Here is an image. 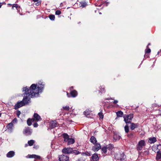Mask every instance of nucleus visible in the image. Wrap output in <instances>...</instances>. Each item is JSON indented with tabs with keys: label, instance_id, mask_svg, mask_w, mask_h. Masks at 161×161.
<instances>
[{
	"label": "nucleus",
	"instance_id": "nucleus-1",
	"mask_svg": "<svg viewBox=\"0 0 161 161\" xmlns=\"http://www.w3.org/2000/svg\"><path fill=\"white\" fill-rule=\"evenodd\" d=\"M44 85V83L40 81L36 85L35 84H32L29 88L27 86L24 87L26 88H25L26 90L29 93L31 97H34L38 96L39 93L41 92L43 90Z\"/></svg>",
	"mask_w": 161,
	"mask_h": 161
},
{
	"label": "nucleus",
	"instance_id": "nucleus-2",
	"mask_svg": "<svg viewBox=\"0 0 161 161\" xmlns=\"http://www.w3.org/2000/svg\"><path fill=\"white\" fill-rule=\"evenodd\" d=\"M24 87L23 88L22 91L23 98L22 101L18 102L15 105L14 107L15 109H17L21 107L27 105L31 102L30 100L31 98H32L31 96L26 90V89Z\"/></svg>",
	"mask_w": 161,
	"mask_h": 161
},
{
	"label": "nucleus",
	"instance_id": "nucleus-3",
	"mask_svg": "<svg viewBox=\"0 0 161 161\" xmlns=\"http://www.w3.org/2000/svg\"><path fill=\"white\" fill-rule=\"evenodd\" d=\"M133 117V114H130L128 115H125L124 116V121L126 124H128L130 123Z\"/></svg>",
	"mask_w": 161,
	"mask_h": 161
},
{
	"label": "nucleus",
	"instance_id": "nucleus-4",
	"mask_svg": "<svg viewBox=\"0 0 161 161\" xmlns=\"http://www.w3.org/2000/svg\"><path fill=\"white\" fill-rule=\"evenodd\" d=\"M146 145V142L144 140H140L136 146L137 150L138 151L142 150L143 147L145 146Z\"/></svg>",
	"mask_w": 161,
	"mask_h": 161
},
{
	"label": "nucleus",
	"instance_id": "nucleus-5",
	"mask_svg": "<svg viewBox=\"0 0 161 161\" xmlns=\"http://www.w3.org/2000/svg\"><path fill=\"white\" fill-rule=\"evenodd\" d=\"M32 133V130L28 127H25L23 131V134L26 136L31 135Z\"/></svg>",
	"mask_w": 161,
	"mask_h": 161
},
{
	"label": "nucleus",
	"instance_id": "nucleus-6",
	"mask_svg": "<svg viewBox=\"0 0 161 161\" xmlns=\"http://www.w3.org/2000/svg\"><path fill=\"white\" fill-rule=\"evenodd\" d=\"M94 146L92 148V150L94 152H97L101 148V145L100 143L98 142L95 143L94 144Z\"/></svg>",
	"mask_w": 161,
	"mask_h": 161
},
{
	"label": "nucleus",
	"instance_id": "nucleus-7",
	"mask_svg": "<svg viewBox=\"0 0 161 161\" xmlns=\"http://www.w3.org/2000/svg\"><path fill=\"white\" fill-rule=\"evenodd\" d=\"M68 156H65L64 154L60 155L58 156V160L59 161H67L69 159Z\"/></svg>",
	"mask_w": 161,
	"mask_h": 161
},
{
	"label": "nucleus",
	"instance_id": "nucleus-8",
	"mask_svg": "<svg viewBox=\"0 0 161 161\" xmlns=\"http://www.w3.org/2000/svg\"><path fill=\"white\" fill-rule=\"evenodd\" d=\"M72 148H65L63 149L62 152L63 153L69 154L71 153L72 152Z\"/></svg>",
	"mask_w": 161,
	"mask_h": 161
},
{
	"label": "nucleus",
	"instance_id": "nucleus-9",
	"mask_svg": "<svg viewBox=\"0 0 161 161\" xmlns=\"http://www.w3.org/2000/svg\"><path fill=\"white\" fill-rule=\"evenodd\" d=\"M33 118H32L34 119V121H41L42 120V119L40 115H38L37 113H34L33 115Z\"/></svg>",
	"mask_w": 161,
	"mask_h": 161
},
{
	"label": "nucleus",
	"instance_id": "nucleus-10",
	"mask_svg": "<svg viewBox=\"0 0 161 161\" xmlns=\"http://www.w3.org/2000/svg\"><path fill=\"white\" fill-rule=\"evenodd\" d=\"M58 124L55 121H52L51 122L50 124V127L51 129H53L56 127L58 126Z\"/></svg>",
	"mask_w": 161,
	"mask_h": 161
},
{
	"label": "nucleus",
	"instance_id": "nucleus-11",
	"mask_svg": "<svg viewBox=\"0 0 161 161\" xmlns=\"http://www.w3.org/2000/svg\"><path fill=\"white\" fill-rule=\"evenodd\" d=\"M113 137V141L115 142L117 140H119L120 139L121 137L116 132H114Z\"/></svg>",
	"mask_w": 161,
	"mask_h": 161
},
{
	"label": "nucleus",
	"instance_id": "nucleus-12",
	"mask_svg": "<svg viewBox=\"0 0 161 161\" xmlns=\"http://www.w3.org/2000/svg\"><path fill=\"white\" fill-rule=\"evenodd\" d=\"M99 90L97 92V94L98 95H101L103 93L105 92L104 87L103 86H100L99 87Z\"/></svg>",
	"mask_w": 161,
	"mask_h": 161
},
{
	"label": "nucleus",
	"instance_id": "nucleus-13",
	"mask_svg": "<svg viewBox=\"0 0 161 161\" xmlns=\"http://www.w3.org/2000/svg\"><path fill=\"white\" fill-rule=\"evenodd\" d=\"M92 161H97L99 160V157L97 153L94 154L91 157Z\"/></svg>",
	"mask_w": 161,
	"mask_h": 161
},
{
	"label": "nucleus",
	"instance_id": "nucleus-14",
	"mask_svg": "<svg viewBox=\"0 0 161 161\" xmlns=\"http://www.w3.org/2000/svg\"><path fill=\"white\" fill-rule=\"evenodd\" d=\"M157 139L156 137H150L148 139V142L150 144L154 143L157 141Z\"/></svg>",
	"mask_w": 161,
	"mask_h": 161
},
{
	"label": "nucleus",
	"instance_id": "nucleus-15",
	"mask_svg": "<svg viewBox=\"0 0 161 161\" xmlns=\"http://www.w3.org/2000/svg\"><path fill=\"white\" fill-rule=\"evenodd\" d=\"M131 125L130 126V129L131 130H133L137 128L138 126V124H136L134 123H130Z\"/></svg>",
	"mask_w": 161,
	"mask_h": 161
},
{
	"label": "nucleus",
	"instance_id": "nucleus-16",
	"mask_svg": "<svg viewBox=\"0 0 161 161\" xmlns=\"http://www.w3.org/2000/svg\"><path fill=\"white\" fill-rule=\"evenodd\" d=\"M15 155V153L13 151H10L7 154V157L10 158L13 157Z\"/></svg>",
	"mask_w": 161,
	"mask_h": 161
},
{
	"label": "nucleus",
	"instance_id": "nucleus-17",
	"mask_svg": "<svg viewBox=\"0 0 161 161\" xmlns=\"http://www.w3.org/2000/svg\"><path fill=\"white\" fill-rule=\"evenodd\" d=\"M90 141L93 144H95L97 142L96 137L93 136H91L90 139Z\"/></svg>",
	"mask_w": 161,
	"mask_h": 161
},
{
	"label": "nucleus",
	"instance_id": "nucleus-18",
	"mask_svg": "<svg viewBox=\"0 0 161 161\" xmlns=\"http://www.w3.org/2000/svg\"><path fill=\"white\" fill-rule=\"evenodd\" d=\"M156 159L157 160L161 159V151H159L157 152Z\"/></svg>",
	"mask_w": 161,
	"mask_h": 161
},
{
	"label": "nucleus",
	"instance_id": "nucleus-19",
	"mask_svg": "<svg viewBox=\"0 0 161 161\" xmlns=\"http://www.w3.org/2000/svg\"><path fill=\"white\" fill-rule=\"evenodd\" d=\"M29 158H34L37 159H41V157L38 155H37L35 154L31 155L29 156Z\"/></svg>",
	"mask_w": 161,
	"mask_h": 161
},
{
	"label": "nucleus",
	"instance_id": "nucleus-20",
	"mask_svg": "<svg viewBox=\"0 0 161 161\" xmlns=\"http://www.w3.org/2000/svg\"><path fill=\"white\" fill-rule=\"evenodd\" d=\"M70 94L72 97H76L77 95V92L76 90H74L71 91Z\"/></svg>",
	"mask_w": 161,
	"mask_h": 161
},
{
	"label": "nucleus",
	"instance_id": "nucleus-21",
	"mask_svg": "<svg viewBox=\"0 0 161 161\" xmlns=\"http://www.w3.org/2000/svg\"><path fill=\"white\" fill-rule=\"evenodd\" d=\"M67 142V144L69 145L74 143L75 142V140L72 138H69Z\"/></svg>",
	"mask_w": 161,
	"mask_h": 161
},
{
	"label": "nucleus",
	"instance_id": "nucleus-22",
	"mask_svg": "<svg viewBox=\"0 0 161 161\" xmlns=\"http://www.w3.org/2000/svg\"><path fill=\"white\" fill-rule=\"evenodd\" d=\"M63 136L64 142H67L69 138V136L66 133H64L63 134Z\"/></svg>",
	"mask_w": 161,
	"mask_h": 161
},
{
	"label": "nucleus",
	"instance_id": "nucleus-23",
	"mask_svg": "<svg viewBox=\"0 0 161 161\" xmlns=\"http://www.w3.org/2000/svg\"><path fill=\"white\" fill-rule=\"evenodd\" d=\"M34 120L33 118H29L27 120V123L28 125L30 126L32 125V122H34Z\"/></svg>",
	"mask_w": 161,
	"mask_h": 161
},
{
	"label": "nucleus",
	"instance_id": "nucleus-24",
	"mask_svg": "<svg viewBox=\"0 0 161 161\" xmlns=\"http://www.w3.org/2000/svg\"><path fill=\"white\" fill-rule=\"evenodd\" d=\"M107 149L109 150H112L114 148V145L111 144H110L106 146Z\"/></svg>",
	"mask_w": 161,
	"mask_h": 161
},
{
	"label": "nucleus",
	"instance_id": "nucleus-25",
	"mask_svg": "<svg viewBox=\"0 0 161 161\" xmlns=\"http://www.w3.org/2000/svg\"><path fill=\"white\" fill-rule=\"evenodd\" d=\"M118 156H119L118 159V160H120L121 161L123 160L124 159V154H118Z\"/></svg>",
	"mask_w": 161,
	"mask_h": 161
},
{
	"label": "nucleus",
	"instance_id": "nucleus-26",
	"mask_svg": "<svg viewBox=\"0 0 161 161\" xmlns=\"http://www.w3.org/2000/svg\"><path fill=\"white\" fill-rule=\"evenodd\" d=\"M117 116L118 117H122L123 116V112L121 111H119L116 113Z\"/></svg>",
	"mask_w": 161,
	"mask_h": 161
},
{
	"label": "nucleus",
	"instance_id": "nucleus-27",
	"mask_svg": "<svg viewBox=\"0 0 161 161\" xmlns=\"http://www.w3.org/2000/svg\"><path fill=\"white\" fill-rule=\"evenodd\" d=\"M79 6L80 7L83 8L85 7L86 5V3L85 2H79Z\"/></svg>",
	"mask_w": 161,
	"mask_h": 161
},
{
	"label": "nucleus",
	"instance_id": "nucleus-28",
	"mask_svg": "<svg viewBox=\"0 0 161 161\" xmlns=\"http://www.w3.org/2000/svg\"><path fill=\"white\" fill-rule=\"evenodd\" d=\"M13 125V123L11 122L10 123H8V124L7 126V127L8 128V129L11 130L12 129Z\"/></svg>",
	"mask_w": 161,
	"mask_h": 161
},
{
	"label": "nucleus",
	"instance_id": "nucleus-29",
	"mask_svg": "<svg viewBox=\"0 0 161 161\" xmlns=\"http://www.w3.org/2000/svg\"><path fill=\"white\" fill-rule=\"evenodd\" d=\"M125 132L126 133H128L129 132V128L128 124H126V125L124 127Z\"/></svg>",
	"mask_w": 161,
	"mask_h": 161
},
{
	"label": "nucleus",
	"instance_id": "nucleus-30",
	"mask_svg": "<svg viewBox=\"0 0 161 161\" xmlns=\"http://www.w3.org/2000/svg\"><path fill=\"white\" fill-rule=\"evenodd\" d=\"M34 143L35 141L32 140L29 141L28 142V143L29 145L31 146H32Z\"/></svg>",
	"mask_w": 161,
	"mask_h": 161
},
{
	"label": "nucleus",
	"instance_id": "nucleus-31",
	"mask_svg": "<svg viewBox=\"0 0 161 161\" xmlns=\"http://www.w3.org/2000/svg\"><path fill=\"white\" fill-rule=\"evenodd\" d=\"M80 153V152L78 151L77 150H73L72 149V152L71 153H74L75 155H77Z\"/></svg>",
	"mask_w": 161,
	"mask_h": 161
},
{
	"label": "nucleus",
	"instance_id": "nucleus-32",
	"mask_svg": "<svg viewBox=\"0 0 161 161\" xmlns=\"http://www.w3.org/2000/svg\"><path fill=\"white\" fill-rule=\"evenodd\" d=\"M82 155H85L86 156H90L91 155V153L90 152H86L85 153H82Z\"/></svg>",
	"mask_w": 161,
	"mask_h": 161
},
{
	"label": "nucleus",
	"instance_id": "nucleus-33",
	"mask_svg": "<svg viewBox=\"0 0 161 161\" xmlns=\"http://www.w3.org/2000/svg\"><path fill=\"white\" fill-rule=\"evenodd\" d=\"M49 17L50 19L52 20H54L55 19L54 15L53 14H50L49 15Z\"/></svg>",
	"mask_w": 161,
	"mask_h": 161
},
{
	"label": "nucleus",
	"instance_id": "nucleus-34",
	"mask_svg": "<svg viewBox=\"0 0 161 161\" xmlns=\"http://www.w3.org/2000/svg\"><path fill=\"white\" fill-rule=\"evenodd\" d=\"M98 115L100 119H103V115L102 112H100L98 114Z\"/></svg>",
	"mask_w": 161,
	"mask_h": 161
},
{
	"label": "nucleus",
	"instance_id": "nucleus-35",
	"mask_svg": "<svg viewBox=\"0 0 161 161\" xmlns=\"http://www.w3.org/2000/svg\"><path fill=\"white\" fill-rule=\"evenodd\" d=\"M107 148L106 146L103 147L102 149V150L103 152L104 153H105L107 152Z\"/></svg>",
	"mask_w": 161,
	"mask_h": 161
},
{
	"label": "nucleus",
	"instance_id": "nucleus-36",
	"mask_svg": "<svg viewBox=\"0 0 161 161\" xmlns=\"http://www.w3.org/2000/svg\"><path fill=\"white\" fill-rule=\"evenodd\" d=\"M34 2H37L35 3V4L36 6H38L40 4H41V2H38L39 0H32Z\"/></svg>",
	"mask_w": 161,
	"mask_h": 161
},
{
	"label": "nucleus",
	"instance_id": "nucleus-37",
	"mask_svg": "<svg viewBox=\"0 0 161 161\" xmlns=\"http://www.w3.org/2000/svg\"><path fill=\"white\" fill-rule=\"evenodd\" d=\"M147 48L145 50V52L146 53H150L151 52V49L148 48V47H147Z\"/></svg>",
	"mask_w": 161,
	"mask_h": 161
},
{
	"label": "nucleus",
	"instance_id": "nucleus-38",
	"mask_svg": "<svg viewBox=\"0 0 161 161\" xmlns=\"http://www.w3.org/2000/svg\"><path fill=\"white\" fill-rule=\"evenodd\" d=\"M63 108L64 110L67 111H69L70 109L69 107L68 106H66L65 107H63Z\"/></svg>",
	"mask_w": 161,
	"mask_h": 161
},
{
	"label": "nucleus",
	"instance_id": "nucleus-39",
	"mask_svg": "<svg viewBox=\"0 0 161 161\" xmlns=\"http://www.w3.org/2000/svg\"><path fill=\"white\" fill-rule=\"evenodd\" d=\"M127 136L129 137H133V134L132 132H130L127 135Z\"/></svg>",
	"mask_w": 161,
	"mask_h": 161
},
{
	"label": "nucleus",
	"instance_id": "nucleus-40",
	"mask_svg": "<svg viewBox=\"0 0 161 161\" xmlns=\"http://www.w3.org/2000/svg\"><path fill=\"white\" fill-rule=\"evenodd\" d=\"M18 7V5L17 4H13V5L12 8V9H14V8L15 7L16 8V9H17Z\"/></svg>",
	"mask_w": 161,
	"mask_h": 161
},
{
	"label": "nucleus",
	"instance_id": "nucleus-41",
	"mask_svg": "<svg viewBox=\"0 0 161 161\" xmlns=\"http://www.w3.org/2000/svg\"><path fill=\"white\" fill-rule=\"evenodd\" d=\"M61 14V12L60 10H57L55 12V14L58 15H59Z\"/></svg>",
	"mask_w": 161,
	"mask_h": 161
},
{
	"label": "nucleus",
	"instance_id": "nucleus-42",
	"mask_svg": "<svg viewBox=\"0 0 161 161\" xmlns=\"http://www.w3.org/2000/svg\"><path fill=\"white\" fill-rule=\"evenodd\" d=\"M84 114L86 116H88L90 114L88 111H86L84 112Z\"/></svg>",
	"mask_w": 161,
	"mask_h": 161
},
{
	"label": "nucleus",
	"instance_id": "nucleus-43",
	"mask_svg": "<svg viewBox=\"0 0 161 161\" xmlns=\"http://www.w3.org/2000/svg\"><path fill=\"white\" fill-rule=\"evenodd\" d=\"M20 114H21V112H20V111H19V110H18L17 111L16 115L18 117H19V116Z\"/></svg>",
	"mask_w": 161,
	"mask_h": 161
},
{
	"label": "nucleus",
	"instance_id": "nucleus-44",
	"mask_svg": "<svg viewBox=\"0 0 161 161\" xmlns=\"http://www.w3.org/2000/svg\"><path fill=\"white\" fill-rule=\"evenodd\" d=\"M17 122V119L16 118H14L12 121V122L14 123H16Z\"/></svg>",
	"mask_w": 161,
	"mask_h": 161
},
{
	"label": "nucleus",
	"instance_id": "nucleus-45",
	"mask_svg": "<svg viewBox=\"0 0 161 161\" xmlns=\"http://www.w3.org/2000/svg\"><path fill=\"white\" fill-rule=\"evenodd\" d=\"M70 2L72 3V4L74 3L76 4V3H75L76 2V0H70Z\"/></svg>",
	"mask_w": 161,
	"mask_h": 161
},
{
	"label": "nucleus",
	"instance_id": "nucleus-46",
	"mask_svg": "<svg viewBox=\"0 0 161 161\" xmlns=\"http://www.w3.org/2000/svg\"><path fill=\"white\" fill-rule=\"evenodd\" d=\"M33 125L34 127H38V125L37 123L36 122L35 123L33 124Z\"/></svg>",
	"mask_w": 161,
	"mask_h": 161
},
{
	"label": "nucleus",
	"instance_id": "nucleus-47",
	"mask_svg": "<svg viewBox=\"0 0 161 161\" xmlns=\"http://www.w3.org/2000/svg\"><path fill=\"white\" fill-rule=\"evenodd\" d=\"M157 149L159 151H161V146L160 145H158L157 146Z\"/></svg>",
	"mask_w": 161,
	"mask_h": 161
},
{
	"label": "nucleus",
	"instance_id": "nucleus-48",
	"mask_svg": "<svg viewBox=\"0 0 161 161\" xmlns=\"http://www.w3.org/2000/svg\"><path fill=\"white\" fill-rule=\"evenodd\" d=\"M113 103L114 104H116L118 103V101L117 100H115L113 102Z\"/></svg>",
	"mask_w": 161,
	"mask_h": 161
},
{
	"label": "nucleus",
	"instance_id": "nucleus-49",
	"mask_svg": "<svg viewBox=\"0 0 161 161\" xmlns=\"http://www.w3.org/2000/svg\"><path fill=\"white\" fill-rule=\"evenodd\" d=\"M77 161H84L82 158H80L78 159Z\"/></svg>",
	"mask_w": 161,
	"mask_h": 161
},
{
	"label": "nucleus",
	"instance_id": "nucleus-50",
	"mask_svg": "<svg viewBox=\"0 0 161 161\" xmlns=\"http://www.w3.org/2000/svg\"><path fill=\"white\" fill-rule=\"evenodd\" d=\"M33 147L34 148H35L36 149H37V148L38 147V146H34Z\"/></svg>",
	"mask_w": 161,
	"mask_h": 161
},
{
	"label": "nucleus",
	"instance_id": "nucleus-51",
	"mask_svg": "<svg viewBox=\"0 0 161 161\" xmlns=\"http://www.w3.org/2000/svg\"><path fill=\"white\" fill-rule=\"evenodd\" d=\"M67 96L68 97H70V96L69 94V93L68 92L67 93Z\"/></svg>",
	"mask_w": 161,
	"mask_h": 161
},
{
	"label": "nucleus",
	"instance_id": "nucleus-52",
	"mask_svg": "<svg viewBox=\"0 0 161 161\" xmlns=\"http://www.w3.org/2000/svg\"><path fill=\"white\" fill-rule=\"evenodd\" d=\"M2 3H0V8H1V6H2Z\"/></svg>",
	"mask_w": 161,
	"mask_h": 161
},
{
	"label": "nucleus",
	"instance_id": "nucleus-53",
	"mask_svg": "<svg viewBox=\"0 0 161 161\" xmlns=\"http://www.w3.org/2000/svg\"><path fill=\"white\" fill-rule=\"evenodd\" d=\"M8 5L10 6H11L12 5V4H11L8 3Z\"/></svg>",
	"mask_w": 161,
	"mask_h": 161
},
{
	"label": "nucleus",
	"instance_id": "nucleus-54",
	"mask_svg": "<svg viewBox=\"0 0 161 161\" xmlns=\"http://www.w3.org/2000/svg\"><path fill=\"white\" fill-rule=\"evenodd\" d=\"M73 86H71V87H70V89H73Z\"/></svg>",
	"mask_w": 161,
	"mask_h": 161
},
{
	"label": "nucleus",
	"instance_id": "nucleus-55",
	"mask_svg": "<svg viewBox=\"0 0 161 161\" xmlns=\"http://www.w3.org/2000/svg\"><path fill=\"white\" fill-rule=\"evenodd\" d=\"M150 45V43H149L148 44L147 46L148 47V46Z\"/></svg>",
	"mask_w": 161,
	"mask_h": 161
},
{
	"label": "nucleus",
	"instance_id": "nucleus-56",
	"mask_svg": "<svg viewBox=\"0 0 161 161\" xmlns=\"http://www.w3.org/2000/svg\"><path fill=\"white\" fill-rule=\"evenodd\" d=\"M1 114L0 113V117H1Z\"/></svg>",
	"mask_w": 161,
	"mask_h": 161
},
{
	"label": "nucleus",
	"instance_id": "nucleus-57",
	"mask_svg": "<svg viewBox=\"0 0 161 161\" xmlns=\"http://www.w3.org/2000/svg\"><path fill=\"white\" fill-rule=\"evenodd\" d=\"M159 52H158V53H157L158 54H159Z\"/></svg>",
	"mask_w": 161,
	"mask_h": 161
},
{
	"label": "nucleus",
	"instance_id": "nucleus-58",
	"mask_svg": "<svg viewBox=\"0 0 161 161\" xmlns=\"http://www.w3.org/2000/svg\"><path fill=\"white\" fill-rule=\"evenodd\" d=\"M159 145H160L161 146V144H159Z\"/></svg>",
	"mask_w": 161,
	"mask_h": 161
},
{
	"label": "nucleus",
	"instance_id": "nucleus-59",
	"mask_svg": "<svg viewBox=\"0 0 161 161\" xmlns=\"http://www.w3.org/2000/svg\"><path fill=\"white\" fill-rule=\"evenodd\" d=\"M160 52H161V49L160 50Z\"/></svg>",
	"mask_w": 161,
	"mask_h": 161
},
{
	"label": "nucleus",
	"instance_id": "nucleus-60",
	"mask_svg": "<svg viewBox=\"0 0 161 161\" xmlns=\"http://www.w3.org/2000/svg\"><path fill=\"white\" fill-rule=\"evenodd\" d=\"M160 115L161 116V114H160Z\"/></svg>",
	"mask_w": 161,
	"mask_h": 161
}]
</instances>
